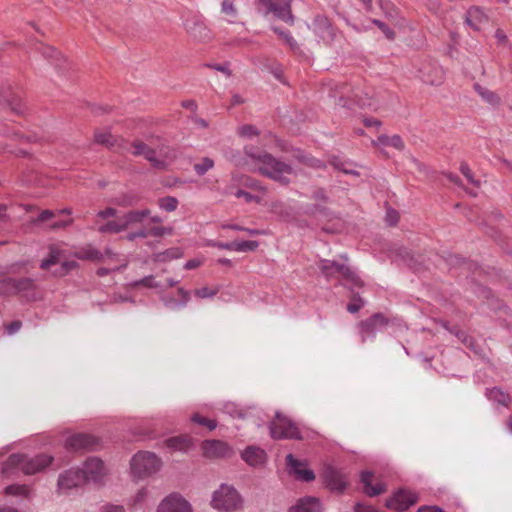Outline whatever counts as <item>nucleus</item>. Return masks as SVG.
<instances>
[{
    "label": "nucleus",
    "mask_w": 512,
    "mask_h": 512,
    "mask_svg": "<svg viewBox=\"0 0 512 512\" xmlns=\"http://www.w3.org/2000/svg\"><path fill=\"white\" fill-rule=\"evenodd\" d=\"M246 155L258 164L256 171L261 175H264L281 185H287L290 183L288 175L293 173L291 165L278 160L270 153L258 151L253 148L246 149Z\"/></svg>",
    "instance_id": "f257e3e1"
},
{
    "label": "nucleus",
    "mask_w": 512,
    "mask_h": 512,
    "mask_svg": "<svg viewBox=\"0 0 512 512\" xmlns=\"http://www.w3.org/2000/svg\"><path fill=\"white\" fill-rule=\"evenodd\" d=\"M53 461V457L47 454H39L28 457L24 454H11L1 465L3 475L10 474L14 469L21 470L26 475H33L44 470Z\"/></svg>",
    "instance_id": "f03ea898"
},
{
    "label": "nucleus",
    "mask_w": 512,
    "mask_h": 512,
    "mask_svg": "<svg viewBox=\"0 0 512 512\" xmlns=\"http://www.w3.org/2000/svg\"><path fill=\"white\" fill-rule=\"evenodd\" d=\"M317 265L327 279L341 278L350 283L352 287L360 288L364 286V281L356 271L346 264L328 259H320Z\"/></svg>",
    "instance_id": "7ed1b4c3"
},
{
    "label": "nucleus",
    "mask_w": 512,
    "mask_h": 512,
    "mask_svg": "<svg viewBox=\"0 0 512 512\" xmlns=\"http://www.w3.org/2000/svg\"><path fill=\"white\" fill-rule=\"evenodd\" d=\"M161 467V460L151 452H139L131 459V472L135 478L143 479L156 473Z\"/></svg>",
    "instance_id": "20e7f679"
},
{
    "label": "nucleus",
    "mask_w": 512,
    "mask_h": 512,
    "mask_svg": "<svg viewBox=\"0 0 512 512\" xmlns=\"http://www.w3.org/2000/svg\"><path fill=\"white\" fill-rule=\"evenodd\" d=\"M270 434L273 439L302 440V434L290 418L277 411L274 420L269 425Z\"/></svg>",
    "instance_id": "39448f33"
},
{
    "label": "nucleus",
    "mask_w": 512,
    "mask_h": 512,
    "mask_svg": "<svg viewBox=\"0 0 512 512\" xmlns=\"http://www.w3.org/2000/svg\"><path fill=\"white\" fill-rule=\"evenodd\" d=\"M212 506L222 511H233L241 506V498L239 493L232 486L222 484L213 494Z\"/></svg>",
    "instance_id": "423d86ee"
},
{
    "label": "nucleus",
    "mask_w": 512,
    "mask_h": 512,
    "mask_svg": "<svg viewBox=\"0 0 512 512\" xmlns=\"http://www.w3.org/2000/svg\"><path fill=\"white\" fill-rule=\"evenodd\" d=\"M331 96L338 98L336 104L342 107L350 108L349 102L357 104L359 107H371V100L368 98V94L365 93V97L362 96L363 92L359 89H350L348 85L341 84L337 85L334 90L331 91Z\"/></svg>",
    "instance_id": "0eeeda50"
},
{
    "label": "nucleus",
    "mask_w": 512,
    "mask_h": 512,
    "mask_svg": "<svg viewBox=\"0 0 512 512\" xmlns=\"http://www.w3.org/2000/svg\"><path fill=\"white\" fill-rule=\"evenodd\" d=\"M183 24L187 33L196 41L206 42L212 38L210 29L200 15L189 14Z\"/></svg>",
    "instance_id": "6e6552de"
},
{
    "label": "nucleus",
    "mask_w": 512,
    "mask_h": 512,
    "mask_svg": "<svg viewBox=\"0 0 512 512\" xmlns=\"http://www.w3.org/2000/svg\"><path fill=\"white\" fill-rule=\"evenodd\" d=\"M100 445L99 439L86 433H77L66 439L65 446L70 451H93Z\"/></svg>",
    "instance_id": "1a4fd4ad"
},
{
    "label": "nucleus",
    "mask_w": 512,
    "mask_h": 512,
    "mask_svg": "<svg viewBox=\"0 0 512 512\" xmlns=\"http://www.w3.org/2000/svg\"><path fill=\"white\" fill-rule=\"evenodd\" d=\"M388 325V319L382 313H375L371 317L359 323L361 342L364 343L367 337H374L377 331Z\"/></svg>",
    "instance_id": "9d476101"
},
{
    "label": "nucleus",
    "mask_w": 512,
    "mask_h": 512,
    "mask_svg": "<svg viewBox=\"0 0 512 512\" xmlns=\"http://www.w3.org/2000/svg\"><path fill=\"white\" fill-rule=\"evenodd\" d=\"M312 30L326 44H330L337 35V29L325 15L318 14L314 17Z\"/></svg>",
    "instance_id": "9b49d317"
},
{
    "label": "nucleus",
    "mask_w": 512,
    "mask_h": 512,
    "mask_svg": "<svg viewBox=\"0 0 512 512\" xmlns=\"http://www.w3.org/2000/svg\"><path fill=\"white\" fill-rule=\"evenodd\" d=\"M417 501L418 496L416 493L406 489H399L392 498L386 501V506L401 512L415 505Z\"/></svg>",
    "instance_id": "f8f14e48"
},
{
    "label": "nucleus",
    "mask_w": 512,
    "mask_h": 512,
    "mask_svg": "<svg viewBox=\"0 0 512 512\" xmlns=\"http://www.w3.org/2000/svg\"><path fill=\"white\" fill-rule=\"evenodd\" d=\"M84 483H86V476L82 473L81 469H69L60 474L58 478V488L64 493Z\"/></svg>",
    "instance_id": "ddd939ff"
},
{
    "label": "nucleus",
    "mask_w": 512,
    "mask_h": 512,
    "mask_svg": "<svg viewBox=\"0 0 512 512\" xmlns=\"http://www.w3.org/2000/svg\"><path fill=\"white\" fill-rule=\"evenodd\" d=\"M157 512H192V509L180 494L172 493L161 501Z\"/></svg>",
    "instance_id": "4468645a"
},
{
    "label": "nucleus",
    "mask_w": 512,
    "mask_h": 512,
    "mask_svg": "<svg viewBox=\"0 0 512 512\" xmlns=\"http://www.w3.org/2000/svg\"><path fill=\"white\" fill-rule=\"evenodd\" d=\"M81 471L86 476V482L100 483L105 475L104 463L99 458L90 457L85 461Z\"/></svg>",
    "instance_id": "2eb2a0df"
},
{
    "label": "nucleus",
    "mask_w": 512,
    "mask_h": 512,
    "mask_svg": "<svg viewBox=\"0 0 512 512\" xmlns=\"http://www.w3.org/2000/svg\"><path fill=\"white\" fill-rule=\"evenodd\" d=\"M202 450L207 458H228L232 455V449L221 440H205L202 443Z\"/></svg>",
    "instance_id": "dca6fc26"
},
{
    "label": "nucleus",
    "mask_w": 512,
    "mask_h": 512,
    "mask_svg": "<svg viewBox=\"0 0 512 512\" xmlns=\"http://www.w3.org/2000/svg\"><path fill=\"white\" fill-rule=\"evenodd\" d=\"M9 282L14 288V295H20L27 301H35L37 299L36 285L32 278H14V280H11Z\"/></svg>",
    "instance_id": "f3484780"
},
{
    "label": "nucleus",
    "mask_w": 512,
    "mask_h": 512,
    "mask_svg": "<svg viewBox=\"0 0 512 512\" xmlns=\"http://www.w3.org/2000/svg\"><path fill=\"white\" fill-rule=\"evenodd\" d=\"M286 463L290 468V473L295 474L298 480L311 482L315 479V473L306 468L305 464L296 459L292 454L286 456Z\"/></svg>",
    "instance_id": "a211bd4d"
},
{
    "label": "nucleus",
    "mask_w": 512,
    "mask_h": 512,
    "mask_svg": "<svg viewBox=\"0 0 512 512\" xmlns=\"http://www.w3.org/2000/svg\"><path fill=\"white\" fill-rule=\"evenodd\" d=\"M0 109H9L16 115H22L24 113V106L20 98L9 89L0 93Z\"/></svg>",
    "instance_id": "6ab92c4d"
},
{
    "label": "nucleus",
    "mask_w": 512,
    "mask_h": 512,
    "mask_svg": "<svg viewBox=\"0 0 512 512\" xmlns=\"http://www.w3.org/2000/svg\"><path fill=\"white\" fill-rule=\"evenodd\" d=\"M292 0H274L271 14L274 17L289 23H294V16L291 11Z\"/></svg>",
    "instance_id": "aec40b11"
},
{
    "label": "nucleus",
    "mask_w": 512,
    "mask_h": 512,
    "mask_svg": "<svg viewBox=\"0 0 512 512\" xmlns=\"http://www.w3.org/2000/svg\"><path fill=\"white\" fill-rule=\"evenodd\" d=\"M241 458L250 466H261L266 461V452L257 446H248L241 453Z\"/></svg>",
    "instance_id": "412c9836"
},
{
    "label": "nucleus",
    "mask_w": 512,
    "mask_h": 512,
    "mask_svg": "<svg viewBox=\"0 0 512 512\" xmlns=\"http://www.w3.org/2000/svg\"><path fill=\"white\" fill-rule=\"evenodd\" d=\"M324 481L331 491L342 493L346 488V482L343 480L342 475L332 467H328L325 470Z\"/></svg>",
    "instance_id": "4be33fe9"
},
{
    "label": "nucleus",
    "mask_w": 512,
    "mask_h": 512,
    "mask_svg": "<svg viewBox=\"0 0 512 512\" xmlns=\"http://www.w3.org/2000/svg\"><path fill=\"white\" fill-rule=\"evenodd\" d=\"M373 474L369 471L361 473V483L363 485L364 493L369 497L378 496L386 491V485L378 482L375 485L372 483Z\"/></svg>",
    "instance_id": "5701e85b"
},
{
    "label": "nucleus",
    "mask_w": 512,
    "mask_h": 512,
    "mask_svg": "<svg viewBox=\"0 0 512 512\" xmlns=\"http://www.w3.org/2000/svg\"><path fill=\"white\" fill-rule=\"evenodd\" d=\"M466 23L474 30L479 31L488 22V17L479 7H471L465 17Z\"/></svg>",
    "instance_id": "b1692460"
},
{
    "label": "nucleus",
    "mask_w": 512,
    "mask_h": 512,
    "mask_svg": "<svg viewBox=\"0 0 512 512\" xmlns=\"http://www.w3.org/2000/svg\"><path fill=\"white\" fill-rule=\"evenodd\" d=\"M290 512H322V507L318 498L307 496L299 499Z\"/></svg>",
    "instance_id": "393cba45"
},
{
    "label": "nucleus",
    "mask_w": 512,
    "mask_h": 512,
    "mask_svg": "<svg viewBox=\"0 0 512 512\" xmlns=\"http://www.w3.org/2000/svg\"><path fill=\"white\" fill-rule=\"evenodd\" d=\"M484 394L488 400L506 408L512 403L510 394L504 392L500 387L486 388Z\"/></svg>",
    "instance_id": "a878e982"
},
{
    "label": "nucleus",
    "mask_w": 512,
    "mask_h": 512,
    "mask_svg": "<svg viewBox=\"0 0 512 512\" xmlns=\"http://www.w3.org/2000/svg\"><path fill=\"white\" fill-rule=\"evenodd\" d=\"M41 53L44 58L49 60L56 69L63 72V66L62 63H65L66 60L63 58L62 54L57 51L55 48L47 45L41 46Z\"/></svg>",
    "instance_id": "bb28decb"
},
{
    "label": "nucleus",
    "mask_w": 512,
    "mask_h": 512,
    "mask_svg": "<svg viewBox=\"0 0 512 512\" xmlns=\"http://www.w3.org/2000/svg\"><path fill=\"white\" fill-rule=\"evenodd\" d=\"M165 444L173 451H187L192 446V439L187 435H179L166 439Z\"/></svg>",
    "instance_id": "cd10ccee"
},
{
    "label": "nucleus",
    "mask_w": 512,
    "mask_h": 512,
    "mask_svg": "<svg viewBox=\"0 0 512 512\" xmlns=\"http://www.w3.org/2000/svg\"><path fill=\"white\" fill-rule=\"evenodd\" d=\"M474 90L484 102L492 106H498L501 102V98L497 93L481 86L478 83L474 84Z\"/></svg>",
    "instance_id": "c85d7f7f"
},
{
    "label": "nucleus",
    "mask_w": 512,
    "mask_h": 512,
    "mask_svg": "<svg viewBox=\"0 0 512 512\" xmlns=\"http://www.w3.org/2000/svg\"><path fill=\"white\" fill-rule=\"evenodd\" d=\"M150 215L149 209H143V210H132L127 212L125 215L122 216L123 222L125 223L126 229L134 224V223H141L146 217Z\"/></svg>",
    "instance_id": "c756f323"
},
{
    "label": "nucleus",
    "mask_w": 512,
    "mask_h": 512,
    "mask_svg": "<svg viewBox=\"0 0 512 512\" xmlns=\"http://www.w3.org/2000/svg\"><path fill=\"white\" fill-rule=\"evenodd\" d=\"M125 230L126 227L122 217L118 218L117 220L108 221L98 227V231L103 234H117Z\"/></svg>",
    "instance_id": "7c9ffc66"
},
{
    "label": "nucleus",
    "mask_w": 512,
    "mask_h": 512,
    "mask_svg": "<svg viewBox=\"0 0 512 512\" xmlns=\"http://www.w3.org/2000/svg\"><path fill=\"white\" fill-rule=\"evenodd\" d=\"M77 258L81 260H92V261H102L104 258V254L99 250L89 246L86 248H82L80 251L76 253Z\"/></svg>",
    "instance_id": "2f4dec72"
},
{
    "label": "nucleus",
    "mask_w": 512,
    "mask_h": 512,
    "mask_svg": "<svg viewBox=\"0 0 512 512\" xmlns=\"http://www.w3.org/2000/svg\"><path fill=\"white\" fill-rule=\"evenodd\" d=\"M306 213L312 216H320L328 220L334 218V214L329 208L318 203L308 206Z\"/></svg>",
    "instance_id": "473e14b6"
},
{
    "label": "nucleus",
    "mask_w": 512,
    "mask_h": 512,
    "mask_svg": "<svg viewBox=\"0 0 512 512\" xmlns=\"http://www.w3.org/2000/svg\"><path fill=\"white\" fill-rule=\"evenodd\" d=\"M271 29L274 33H276L285 41V43L290 47L292 51L297 52L300 50L297 41L293 38L289 31L283 30L282 28L277 26H271Z\"/></svg>",
    "instance_id": "72a5a7b5"
},
{
    "label": "nucleus",
    "mask_w": 512,
    "mask_h": 512,
    "mask_svg": "<svg viewBox=\"0 0 512 512\" xmlns=\"http://www.w3.org/2000/svg\"><path fill=\"white\" fill-rule=\"evenodd\" d=\"M94 141L95 143L103 145L107 148H113L117 142V139L109 131H97L94 134Z\"/></svg>",
    "instance_id": "f704fd0d"
},
{
    "label": "nucleus",
    "mask_w": 512,
    "mask_h": 512,
    "mask_svg": "<svg viewBox=\"0 0 512 512\" xmlns=\"http://www.w3.org/2000/svg\"><path fill=\"white\" fill-rule=\"evenodd\" d=\"M224 412L234 418H240V419L246 418L249 414L248 409L239 407L237 404L232 403V402L226 403L224 405Z\"/></svg>",
    "instance_id": "c9c22d12"
},
{
    "label": "nucleus",
    "mask_w": 512,
    "mask_h": 512,
    "mask_svg": "<svg viewBox=\"0 0 512 512\" xmlns=\"http://www.w3.org/2000/svg\"><path fill=\"white\" fill-rule=\"evenodd\" d=\"M142 156L156 169L163 170L167 167V163L164 160H160L156 157V150L149 146Z\"/></svg>",
    "instance_id": "e433bc0d"
},
{
    "label": "nucleus",
    "mask_w": 512,
    "mask_h": 512,
    "mask_svg": "<svg viewBox=\"0 0 512 512\" xmlns=\"http://www.w3.org/2000/svg\"><path fill=\"white\" fill-rule=\"evenodd\" d=\"M178 294L181 296L182 301H176L174 299H170L169 301H165V305L171 309H180L186 306L187 302L189 301V292L184 290L183 288L178 289Z\"/></svg>",
    "instance_id": "4c0bfd02"
},
{
    "label": "nucleus",
    "mask_w": 512,
    "mask_h": 512,
    "mask_svg": "<svg viewBox=\"0 0 512 512\" xmlns=\"http://www.w3.org/2000/svg\"><path fill=\"white\" fill-rule=\"evenodd\" d=\"M365 305V301L361 298L358 292H352L350 297V302L347 304L348 312L355 314L357 313L363 306Z\"/></svg>",
    "instance_id": "58836bf2"
},
{
    "label": "nucleus",
    "mask_w": 512,
    "mask_h": 512,
    "mask_svg": "<svg viewBox=\"0 0 512 512\" xmlns=\"http://www.w3.org/2000/svg\"><path fill=\"white\" fill-rule=\"evenodd\" d=\"M214 167L213 159L209 157L202 158L200 163H195L193 165L194 171L198 176L205 175L210 169Z\"/></svg>",
    "instance_id": "ea45409f"
},
{
    "label": "nucleus",
    "mask_w": 512,
    "mask_h": 512,
    "mask_svg": "<svg viewBox=\"0 0 512 512\" xmlns=\"http://www.w3.org/2000/svg\"><path fill=\"white\" fill-rule=\"evenodd\" d=\"M274 0H254V7L256 11L264 17H267L272 12Z\"/></svg>",
    "instance_id": "a19ab883"
},
{
    "label": "nucleus",
    "mask_w": 512,
    "mask_h": 512,
    "mask_svg": "<svg viewBox=\"0 0 512 512\" xmlns=\"http://www.w3.org/2000/svg\"><path fill=\"white\" fill-rule=\"evenodd\" d=\"M5 493L13 496L28 497L30 490L29 487L26 485L11 484L5 488Z\"/></svg>",
    "instance_id": "79ce46f5"
},
{
    "label": "nucleus",
    "mask_w": 512,
    "mask_h": 512,
    "mask_svg": "<svg viewBox=\"0 0 512 512\" xmlns=\"http://www.w3.org/2000/svg\"><path fill=\"white\" fill-rule=\"evenodd\" d=\"M178 200L172 196H166L159 199V207L167 212H173L178 207Z\"/></svg>",
    "instance_id": "37998d69"
},
{
    "label": "nucleus",
    "mask_w": 512,
    "mask_h": 512,
    "mask_svg": "<svg viewBox=\"0 0 512 512\" xmlns=\"http://www.w3.org/2000/svg\"><path fill=\"white\" fill-rule=\"evenodd\" d=\"M191 420L196 424L206 426L209 430H214L217 427V422L215 420L208 419L198 413L193 414Z\"/></svg>",
    "instance_id": "c03bdc74"
},
{
    "label": "nucleus",
    "mask_w": 512,
    "mask_h": 512,
    "mask_svg": "<svg viewBox=\"0 0 512 512\" xmlns=\"http://www.w3.org/2000/svg\"><path fill=\"white\" fill-rule=\"evenodd\" d=\"M258 246L259 243L254 240L236 241L237 252L254 251Z\"/></svg>",
    "instance_id": "a18cd8bd"
},
{
    "label": "nucleus",
    "mask_w": 512,
    "mask_h": 512,
    "mask_svg": "<svg viewBox=\"0 0 512 512\" xmlns=\"http://www.w3.org/2000/svg\"><path fill=\"white\" fill-rule=\"evenodd\" d=\"M59 262V253L53 249L50 250L49 256L42 260L40 264V268L46 270L50 268L52 265H55Z\"/></svg>",
    "instance_id": "49530a36"
},
{
    "label": "nucleus",
    "mask_w": 512,
    "mask_h": 512,
    "mask_svg": "<svg viewBox=\"0 0 512 512\" xmlns=\"http://www.w3.org/2000/svg\"><path fill=\"white\" fill-rule=\"evenodd\" d=\"M460 172L465 176L470 184L474 185L475 187H479L480 182L474 178V175L467 163H461Z\"/></svg>",
    "instance_id": "de8ad7c7"
},
{
    "label": "nucleus",
    "mask_w": 512,
    "mask_h": 512,
    "mask_svg": "<svg viewBox=\"0 0 512 512\" xmlns=\"http://www.w3.org/2000/svg\"><path fill=\"white\" fill-rule=\"evenodd\" d=\"M372 23L376 25L386 36L387 39L393 40L395 38V32L386 23L381 20L373 19Z\"/></svg>",
    "instance_id": "09e8293b"
},
{
    "label": "nucleus",
    "mask_w": 512,
    "mask_h": 512,
    "mask_svg": "<svg viewBox=\"0 0 512 512\" xmlns=\"http://www.w3.org/2000/svg\"><path fill=\"white\" fill-rule=\"evenodd\" d=\"M11 280H14V278L0 279V295H14V288L9 282Z\"/></svg>",
    "instance_id": "8fccbe9b"
},
{
    "label": "nucleus",
    "mask_w": 512,
    "mask_h": 512,
    "mask_svg": "<svg viewBox=\"0 0 512 512\" xmlns=\"http://www.w3.org/2000/svg\"><path fill=\"white\" fill-rule=\"evenodd\" d=\"M331 164L338 170L344 172L345 174H351L358 176L359 173L355 170L346 168V163L341 161L339 158L335 157L331 160Z\"/></svg>",
    "instance_id": "3c124183"
},
{
    "label": "nucleus",
    "mask_w": 512,
    "mask_h": 512,
    "mask_svg": "<svg viewBox=\"0 0 512 512\" xmlns=\"http://www.w3.org/2000/svg\"><path fill=\"white\" fill-rule=\"evenodd\" d=\"M147 232H148V236L150 235L153 237H162L164 235L171 234L172 229L167 228V227H162V226H154V227H151L149 230H147Z\"/></svg>",
    "instance_id": "603ef678"
},
{
    "label": "nucleus",
    "mask_w": 512,
    "mask_h": 512,
    "mask_svg": "<svg viewBox=\"0 0 512 512\" xmlns=\"http://www.w3.org/2000/svg\"><path fill=\"white\" fill-rule=\"evenodd\" d=\"M221 11L226 15L235 17L237 15V9L230 0H223L221 3Z\"/></svg>",
    "instance_id": "864d4df0"
},
{
    "label": "nucleus",
    "mask_w": 512,
    "mask_h": 512,
    "mask_svg": "<svg viewBox=\"0 0 512 512\" xmlns=\"http://www.w3.org/2000/svg\"><path fill=\"white\" fill-rule=\"evenodd\" d=\"M235 196L237 198H244L246 202L248 203H251V202H257L259 203L260 202V198L256 195H253L245 190H242V189H238L235 193Z\"/></svg>",
    "instance_id": "5fc2aeb1"
},
{
    "label": "nucleus",
    "mask_w": 512,
    "mask_h": 512,
    "mask_svg": "<svg viewBox=\"0 0 512 512\" xmlns=\"http://www.w3.org/2000/svg\"><path fill=\"white\" fill-rule=\"evenodd\" d=\"M242 184L245 187L255 189V190H261L265 191V188L259 184V182L249 176H243Z\"/></svg>",
    "instance_id": "6e6d98bb"
},
{
    "label": "nucleus",
    "mask_w": 512,
    "mask_h": 512,
    "mask_svg": "<svg viewBox=\"0 0 512 512\" xmlns=\"http://www.w3.org/2000/svg\"><path fill=\"white\" fill-rule=\"evenodd\" d=\"M239 133L244 137H253L259 134L258 130L253 125H244L240 128Z\"/></svg>",
    "instance_id": "4d7b16f0"
},
{
    "label": "nucleus",
    "mask_w": 512,
    "mask_h": 512,
    "mask_svg": "<svg viewBox=\"0 0 512 512\" xmlns=\"http://www.w3.org/2000/svg\"><path fill=\"white\" fill-rule=\"evenodd\" d=\"M131 146L134 149L132 152V154L134 156H142L144 154L145 150L148 148V145H146L142 141H134L131 143Z\"/></svg>",
    "instance_id": "13d9d810"
},
{
    "label": "nucleus",
    "mask_w": 512,
    "mask_h": 512,
    "mask_svg": "<svg viewBox=\"0 0 512 512\" xmlns=\"http://www.w3.org/2000/svg\"><path fill=\"white\" fill-rule=\"evenodd\" d=\"M135 285L139 286H144V287H148V288H156V287H159V285L154 281V277L152 275H149V276H146L142 279H140L139 281L135 282Z\"/></svg>",
    "instance_id": "bf43d9fd"
},
{
    "label": "nucleus",
    "mask_w": 512,
    "mask_h": 512,
    "mask_svg": "<svg viewBox=\"0 0 512 512\" xmlns=\"http://www.w3.org/2000/svg\"><path fill=\"white\" fill-rule=\"evenodd\" d=\"M216 293H217V290L211 289L208 287H202L195 291V295L200 298H210V297L215 296Z\"/></svg>",
    "instance_id": "052dcab7"
},
{
    "label": "nucleus",
    "mask_w": 512,
    "mask_h": 512,
    "mask_svg": "<svg viewBox=\"0 0 512 512\" xmlns=\"http://www.w3.org/2000/svg\"><path fill=\"white\" fill-rule=\"evenodd\" d=\"M456 336H463L462 343L466 347H468V348H470L472 350L475 349V343H474L473 338L470 337L469 335H467L466 332H464V331H457L456 332Z\"/></svg>",
    "instance_id": "680f3d73"
},
{
    "label": "nucleus",
    "mask_w": 512,
    "mask_h": 512,
    "mask_svg": "<svg viewBox=\"0 0 512 512\" xmlns=\"http://www.w3.org/2000/svg\"><path fill=\"white\" fill-rule=\"evenodd\" d=\"M456 336H463L462 343L466 347H468V348H470L472 350L475 349V343H474L473 338L470 337L469 335H467L466 332H464V331H457L456 332Z\"/></svg>",
    "instance_id": "e2e57ef3"
},
{
    "label": "nucleus",
    "mask_w": 512,
    "mask_h": 512,
    "mask_svg": "<svg viewBox=\"0 0 512 512\" xmlns=\"http://www.w3.org/2000/svg\"><path fill=\"white\" fill-rule=\"evenodd\" d=\"M389 146L396 148L397 150H403L405 145L399 135L390 136Z\"/></svg>",
    "instance_id": "0e129e2a"
},
{
    "label": "nucleus",
    "mask_w": 512,
    "mask_h": 512,
    "mask_svg": "<svg viewBox=\"0 0 512 512\" xmlns=\"http://www.w3.org/2000/svg\"><path fill=\"white\" fill-rule=\"evenodd\" d=\"M386 221L389 223V225L394 226L399 221V215L398 212L393 209H388L386 213Z\"/></svg>",
    "instance_id": "69168bd1"
},
{
    "label": "nucleus",
    "mask_w": 512,
    "mask_h": 512,
    "mask_svg": "<svg viewBox=\"0 0 512 512\" xmlns=\"http://www.w3.org/2000/svg\"><path fill=\"white\" fill-rule=\"evenodd\" d=\"M116 215H117V210L115 208H112V207H107L104 210H100L97 213V217L98 218H102V219H106V218H109V217H115Z\"/></svg>",
    "instance_id": "338daca9"
},
{
    "label": "nucleus",
    "mask_w": 512,
    "mask_h": 512,
    "mask_svg": "<svg viewBox=\"0 0 512 512\" xmlns=\"http://www.w3.org/2000/svg\"><path fill=\"white\" fill-rule=\"evenodd\" d=\"M312 199L326 203L328 201V196L324 189L318 188L313 192Z\"/></svg>",
    "instance_id": "774afa93"
}]
</instances>
